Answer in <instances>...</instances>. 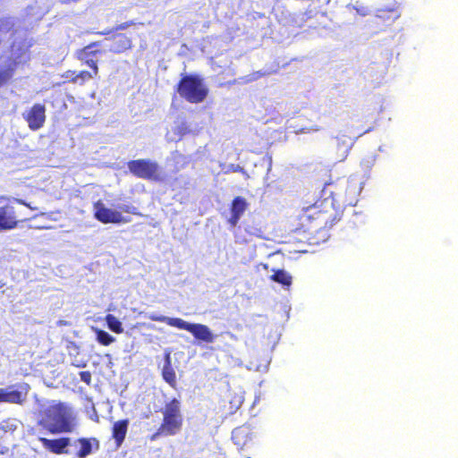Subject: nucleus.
I'll list each match as a JSON object with an SVG mask.
<instances>
[{
  "label": "nucleus",
  "mask_w": 458,
  "mask_h": 458,
  "mask_svg": "<svg viewBox=\"0 0 458 458\" xmlns=\"http://www.w3.org/2000/svg\"><path fill=\"white\" fill-rule=\"evenodd\" d=\"M352 187L349 182H345L340 188L344 191L329 192L328 197H324L314 203L303 207L294 220V231L313 233L320 229L331 227L340 220V213L335 207V199L352 204V200L347 197V191Z\"/></svg>",
  "instance_id": "obj_1"
},
{
  "label": "nucleus",
  "mask_w": 458,
  "mask_h": 458,
  "mask_svg": "<svg viewBox=\"0 0 458 458\" xmlns=\"http://www.w3.org/2000/svg\"><path fill=\"white\" fill-rule=\"evenodd\" d=\"M162 421L150 437V440L154 441L160 437H170L179 434L183 427V415L182 412L181 402L177 398H172L166 402L161 409Z\"/></svg>",
  "instance_id": "obj_2"
},
{
  "label": "nucleus",
  "mask_w": 458,
  "mask_h": 458,
  "mask_svg": "<svg viewBox=\"0 0 458 458\" xmlns=\"http://www.w3.org/2000/svg\"><path fill=\"white\" fill-rule=\"evenodd\" d=\"M38 424L54 435L71 433L75 428L72 417L62 403L47 408Z\"/></svg>",
  "instance_id": "obj_3"
},
{
  "label": "nucleus",
  "mask_w": 458,
  "mask_h": 458,
  "mask_svg": "<svg viewBox=\"0 0 458 458\" xmlns=\"http://www.w3.org/2000/svg\"><path fill=\"white\" fill-rule=\"evenodd\" d=\"M175 90L182 99L191 104L202 103L208 95V89L203 79L197 74L182 76Z\"/></svg>",
  "instance_id": "obj_4"
},
{
  "label": "nucleus",
  "mask_w": 458,
  "mask_h": 458,
  "mask_svg": "<svg viewBox=\"0 0 458 458\" xmlns=\"http://www.w3.org/2000/svg\"><path fill=\"white\" fill-rule=\"evenodd\" d=\"M148 318L152 321L164 322L170 327L186 330L190 332L199 342L212 344L216 338V335L212 333L210 328L203 324L189 323L180 318H168L165 316H157L154 314L149 315Z\"/></svg>",
  "instance_id": "obj_5"
},
{
  "label": "nucleus",
  "mask_w": 458,
  "mask_h": 458,
  "mask_svg": "<svg viewBox=\"0 0 458 458\" xmlns=\"http://www.w3.org/2000/svg\"><path fill=\"white\" fill-rule=\"evenodd\" d=\"M129 172L137 178L160 182L162 180L160 167L156 161L148 158H139L127 162Z\"/></svg>",
  "instance_id": "obj_6"
},
{
  "label": "nucleus",
  "mask_w": 458,
  "mask_h": 458,
  "mask_svg": "<svg viewBox=\"0 0 458 458\" xmlns=\"http://www.w3.org/2000/svg\"><path fill=\"white\" fill-rule=\"evenodd\" d=\"M94 217L102 224H122L131 222L130 217L123 216L121 211L108 208L101 200L93 204Z\"/></svg>",
  "instance_id": "obj_7"
},
{
  "label": "nucleus",
  "mask_w": 458,
  "mask_h": 458,
  "mask_svg": "<svg viewBox=\"0 0 458 458\" xmlns=\"http://www.w3.org/2000/svg\"><path fill=\"white\" fill-rule=\"evenodd\" d=\"M105 53L100 41H94L76 51V58L90 69H98L97 57Z\"/></svg>",
  "instance_id": "obj_8"
},
{
  "label": "nucleus",
  "mask_w": 458,
  "mask_h": 458,
  "mask_svg": "<svg viewBox=\"0 0 458 458\" xmlns=\"http://www.w3.org/2000/svg\"><path fill=\"white\" fill-rule=\"evenodd\" d=\"M22 116L30 130L38 131L46 123V106L43 104L36 103Z\"/></svg>",
  "instance_id": "obj_9"
},
{
  "label": "nucleus",
  "mask_w": 458,
  "mask_h": 458,
  "mask_svg": "<svg viewBox=\"0 0 458 458\" xmlns=\"http://www.w3.org/2000/svg\"><path fill=\"white\" fill-rule=\"evenodd\" d=\"M19 219L15 208L11 204L0 207V231L13 230L18 226Z\"/></svg>",
  "instance_id": "obj_10"
},
{
  "label": "nucleus",
  "mask_w": 458,
  "mask_h": 458,
  "mask_svg": "<svg viewBox=\"0 0 458 458\" xmlns=\"http://www.w3.org/2000/svg\"><path fill=\"white\" fill-rule=\"evenodd\" d=\"M249 207V203L246 199L242 196H237L233 199L230 204V217L228 218V224L234 227L239 223L242 216L247 210Z\"/></svg>",
  "instance_id": "obj_11"
},
{
  "label": "nucleus",
  "mask_w": 458,
  "mask_h": 458,
  "mask_svg": "<svg viewBox=\"0 0 458 458\" xmlns=\"http://www.w3.org/2000/svg\"><path fill=\"white\" fill-rule=\"evenodd\" d=\"M38 441L42 444L43 447L55 454H67L66 448L70 445V438L63 437L55 439H48L47 437H38Z\"/></svg>",
  "instance_id": "obj_12"
},
{
  "label": "nucleus",
  "mask_w": 458,
  "mask_h": 458,
  "mask_svg": "<svg viewBox=\"0 0 458 458\" xmlns=\"http://www.w3.org/2000/svg\"><path fill=\"white\" fill-rule=\"evenodd\" d=\"M400 16V12L395 5L377 10L376 23L378 26H390Z\"/></svg>",
  "instance_id": "obj_13"
},
{
  "label": "nucleus",
  "mask_w": 458,
  "mask_h": 458,
  "mask_svg": "<svg viewBox=\"0 0 458 458\" xmlns=\"http://www.w3.org/2000/svg\"><path fill=\"white\" fill-rule=\"evenodd\" d=\"M76 443L80 445V449L76 453L78 458H86L92 453L93 449L97 451L100 447L99 441L96 437H80L76 440Z\"/></svg>",
  "instance_id": "obj_14"
},
{
  "label": "nucleus",
  "mask_w": 458,
  "mask_h": 458,
  "mask_svg": "<svg viewBox=\"0 0 458 458\" xmlns=\"http://www.w3.org/2000/svg\"><path fill=\"white\" fill-rule=\"evenodd\" d=\"M375 7L374 0H351L346 5L350 13L355 12L360 16L368 15Z\"/></svg>",
  "instance_id": "obj_15"
},
{
  "label": "nucleus",
  "mask_w": 458,
  "mask_h": 458,
  "mask_svg": "<svg viewBox=\"0 0 458 458\" xmlns=\"http://www.w3.org/2000/svg\"><path fill=\"white\" fill-rule=\"evenodd\" d=\"M110 51L114 54H121L132 47V41L130 37L123 33H118L113 36Z\"/></svg>",
  "instance_id": "obj_16"
},
{
  "label": "nucleus",
  "mask_w": 458,
  "mask_h": 458,
  "mask_svg": "<svg viewBox=\"0 0 458 458\" xmlns=\"http://www.w3.org/2000/svg\"><path fill=\"white\" fill-rule=\"evenodd\" d=\"M129 426V420L124 419L115 421L112 427V437L115 441L117 447L121 446L123 443Z\"/></svg>",
  "instance_id": "obj_17"
},
{
  "label": "nucleus",
  "mask_w": 458,
  "mask_h": 458,
  "mask_svg": "<svg viewBox=\"0 0 458 458\" xmlns=\"http://www.w3.org/2000/svg\"><path fill=\"white\" fill-rule=\"evenodd\" d=\"M26 400V394L18 390L7 391L0 388V403H8L13 404H22Z\"/></svg>",
  "instance_id": "obj_18"
},
{
  "label": "nucleus",
  "mask_w": 458,
  "mask_h": 458,
  "mask_svg": "<svg viewBox=\"0 0 458 458\" xmlns=\"http://www.w3.org/2000/svg\"><path fill=\"white\" fill-rule=\"evenodd\" d=\"M165 365L162 369V377L164 380L168 383L172 387L176 386V375L172 367L171 357L169 353L165 355Z\"/></svg>",
  "instance_id": "obj_19"
},
{
  "label": "nucleus",
  "mask_w": 458,
  "mask_h": 458,
  "mask_svg": "<svg viewBox=\"0 0 458 458\" xmlns=\"http://www.w3.org/2000/svg\"><path fill=\"white\" fill-rule=\"evenodd\" d=\"M232 440L240 448H243L251 441V438L245 428H237L232 432Z\"/></svg>",
  "instance_id": "obj_20"
},
{
  "label": "nucleus",
  "mask_w": 458,
  "mask_h": 458,
  "mask_svg": "<svg viewBox=\"0 0 458 458\" xmlns=\"http://www.w3.org/2000/svg\"><path fill=\"white\" fill-rule=\"evenodd\" d=\"M270 279L287 287L291 286L293 283L292 276L284 269L274 270V274L270 276Z\"/></svg>",
  "instance_id": "obj_21"
},
{
  "label": "nucleus",
  "mask_w": 458,
  "mask_h": 458,
  "mask_svg": "<svg viewBox=\"0 0 458 458\" xmlns=\"http://www.w3.org/2000/svg\"><path fill=\"white\" fill-rule=\"evenodd\" d=\"M106 322L107 324L108 328L115 334H122L123 332V328L121 321L114 315L107 314L106 316Z\"/></svg>",
  "instance_id": "obj_22"
},
{
  "label": "nucleus",
  "mask_w": 458,
  "mask_h": 458,
  "mask_svg": "<svg viewBox=\"0 0 458 458\" xmlns=\"http://www.w3.org/2000/svg\"><path fill=\"white\" fill-rule=\"evenodd\" d=\"M99 70L98 69H90V71H81L77 72V83L84 84L86 81L96 78L98 76Z\"/></svg>",
  "instance_id": "obj_23"
},
{
  "label": "nucleus",
  "mask_w": 458,
  "mask_h": 458,
  "mask_svg": "<svg viewBox=\"0 0 458 458\" xmlns=\"http://www.w3.org/2000/svg\"><path fill=\"white\" fill-rule=\"evenodd\" d=\"M96 335L98 342L104 346H108L115 341L114 336L102 329H97Z\"/></svg>",
  "instance_id": "obj_24"
},
{
  "label": "nucleus",
  "mask_w": 458,
  "mask_h": 458,
  "mask_svg": "<svg viewBox=\"0 0 458 458\" xmlns=\"http://www.w3.org/2000/svg\"><path fill=\"white\" fill-rule=\"evenodd\" d=\"M76 75H77L76 71L68 70L64 73L62 74V78H64L65 80V81L77 83Z\"/></svg>",
  "instance_id": "obj_25"
},
{
  "label": "nucleus",
  "mask_w": 458,
  "mask_h": 458,
  "mask_svg": "<svg viewBox=\"0 0 458 458\" xmlns=\"http://www.w3.org/2000/svg\"><path fill=\"white\" fill-rule=\"evenodd\" d=\"M121 210L131 215L141 216L140 212L138 211V208L132 205H124L121 207Z\"/></svg>",
  "instance_id": "obj_26"
},
{
  "label": "nucleus",
  "mask_w": 458,
  "mask_h": 458,
  "mask_svg": "<svg viewBox=\"0 0 458 458\" xmlns=\"http://www.w3.org/2000/svg\"><path fill=\"white\" fill-rule=\"evenodd\" d=\"M81 380L86 383L88 386L91 384V373L88 370L81 371L79 373Z\"/></svg>",
  "instance_id": "obj_27"
},
{
  "label": "nucleus",
  "mask_w": 458,
  "mask_h": 458,
  "mask_svg": "<svg viewBox=\"0 0 458 458\" xmlns=\"http://www.w3.org/2000/svg\"><path fill=\"white\" fill-rule=\"evenodd\" d=\"M10 77L11 73L8 71H0V87L6 83Z\"/></svg>",
  "instance_id": "obj_28"
},
{
  "label": "nucleus",
  "mask_w": 458,
  "mask_h": 458,
  "mask_svg": "<svg viewBox=\"0 0 458 458\" xmlns=\"http://www.w3.org/2000/svg\"><path fill=\"white\" fill-rule=\"evenodd\" d=\"M133 24L132 21L123 22L116 26L115 30H123L127 29L130 25Z\"/></svg>",
  "instance_id": "obj_29"
},
{
  "label": "nucleus",
  "mask_w": 458,
  "mask_h": 458,
  "mask_svg": "<svg viewBox=\"0 0 458 458\" xmlns=\"http://www.w3.org/2000/svg\"><path fill=\"white\" fill-rule=\"evenodd\" d=\"M14 200H15L17 203H19V204L24 205V206H26V207H30V205H29L28 203H26V202H25L24 200H22V199H15Z\"/></svg>",
  "instance_id": "obj_30"
},
{
  "label": "nucleus",
  "mask_w": 458,
  "mask_h": 458,
  "mask_svg": "<svg viewBox=\"0 0 458 458\" xmlns=\"http://www.w3.org/2000/svg\"><path fill=\"white\" fill-rule=\"evenodd\" d=\"M330 186H333V183H328V184H327V185H326V188L323 190V193H324V195L326 194L327 188V187H330Z\"/></svg>",
  "instance_id": "obj_31"
},
{
  "label": "nucleus",
  "mask_w": 458,
  "mask_h": 458,
  "mask_svg": "<svg viewBox=\"0 0 458 458\" xmlns=\"http://www.w3.org/2000/svg\"><path fill=\"white\" fill-rule=\"evenodd\" d=\"M109 32H103V31H99V32H97L98 35H106L108 34Z\"/></svg>",
  "instance_id": "obj_32"
},
{
  "label": "nucleus",
  "mask_w": 458,
  "mask_h": 458,
  "mask_svg": "<svg viewBox=\"0 0 458 458\" xmlns=\"http://www.w3.org/2000/svg\"><path fill=\"white\" fill-rule=\"evenodd\" d=\"M234 171H240V172H243V168L241 167V166H237L236 169H234Z\"/></svg>",
  "instance_id": "obj_33"
}]
</instances>
